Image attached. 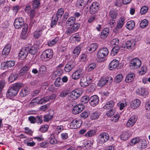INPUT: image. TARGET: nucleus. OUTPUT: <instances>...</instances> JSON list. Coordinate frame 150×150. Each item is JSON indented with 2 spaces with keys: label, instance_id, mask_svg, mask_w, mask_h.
I'll return each mask as SVG.
<instances>
[{
  "label": "nucleus",
  "instance_id": "9",
  "mask_svg": "<svg viewBox=\"0 0 150 150\" xmlns=\"http://www.w3.org/2000/svg\"><path fill=\"white\" fill-rule=\"evenodd\" d=\"M24 24L23 20L21 17L16 18L14 23V26L17 29L21 28Z\"/></svg>",
  "mask_w": 150,
  "mask_h": 150
},
{
  "label": "nucleus",
  "instance_id": "50",
  "mask_svg": "<svg viewBox=\"0 0 150 150\" xmlns=\"http://www.w3.org/2000/svg\"><path fill=\"white\" fill-rule=\"evenodd\" d=\"M111 44L113 46H119V40L117 38H114L111 41Z\"/></svg>",
  "mask_w": 150,
  "mask_h": 150
},
{
  "label": "nucleus",
  "instance_id": "15",
  "mask_svg": "<svg viewBox=\"0 0 150 150\" xmlns=\"http://www.w3.org/2000/svg\"><path fill=\"white\" fill-rule=\"evenodd\" d=\"M81 94V92L78 89L72 91L70 93V96L71 98L70 100H75L80 96Z\"/></svg>",
  "mask_w": 150,
  "mask_h": 150
},
{
  "label": "nucleus",
  "instance_id": "51",
  "mask_svg": "<svg viewBox=\"0 0 150 150\" xmlns=\"http://www.w3.org/2000/svg\"><path fill=\"white\" fill-rule=\"evenodd\" d=\"M90 98L87 96H83L81 98V101L83 103H86L89 101Z\"/></svg>",
  "mask_w": 150,
  "mask_h": 150
},
{
  "label": "nucleus",
  "instance_id": "32",
  "mask_svg": "<svg viewBox=\"0 0 150 150\" xmlns=\"http://www.w3.org/2000/svg\"><path fill=\"white\" fill-rule=\"evenodd\" d=\"M135 23L133 21H128L126 24V27L129 30H132L134 28Z\"/></svg>",
  "mask_w": 150,
  "mask_h": 150
},
{
  "label": "nucleus",
  "instance_id": "59",
  "mask_svg": "<svg viewBox=\"0 0 150 150\" xmlns=\"http://www.w3.org/2000/svg\"><path fill=\"white\" fill-rule=\"evenodd\" d=\"M148 8L146 6H143L141 9L140 13L141 15H143L146 13L147 11Z\"/></svg>",
  "mask_w": 150,
  "mask_h": 150
},
{
  "label": "nucleus",
  "instance_id": "52",
  "mask_svg": "<svg viewBox=\"0 0 150 150\" xmlns=\"http://www.w3.org/2000/svg\"><path fill=\"white\" fill-rule=\"evenodd\" d=\"M50 143L52 144H54L57 143V141L55 138L54 134H52L50 136V138H49Z\"/></svg>",
  "mask_w": 150,
  "mask_h": 150
},
{
  "label": "nucleus",
  "instance_id": "43",
  "mask_svg": "<svg viewBox=\"0 0 150 150\" xmlns=\"http://www.w3.org/2000/svg\"><path fill=\"white\" fill-rule=\"evenodd\" d=\"M38 98H36L33 99L30 103L29 105V106L31 107H33L38 104Z\"/></svg>",
  "mask_w": 150,
  "mask_h": 150
},
{
  "label": "nucleus",
  "instance_id": "46",
  "mask_svg": "<svg viewBox=\"0 0 150 150\" xmlns=\"http://www.w3.org/2000/svg\"><path fill=\"white\" fill-rule=\"evenodd\" d=\"M32 5L33 8H38L40 6V0H33V1Z\"/></svg>",
  "mask_w": 150,
  "mask_h": 150
},
{
  "label": "nucleus",
  "instance_id": "7",
  "mask_svg": "<svg viewBox=\"0 0 150 150\" xmlns=\"http://www.w3.org/2000/svg\"><path fill=\"white\" fill-rule=\"evenodd\" d=\"M99 4L97 1L93 3L89 8V12L91 14H94L99 10Z\"/></svg>",
  "mask_w": 150,
  "mask_h": 150
},
{
  "label": "nucleus",
  "instance_id": "49",
  "mask_svg": "<svg viewBox=\"0 0 150 150\" xmlns=\"http://www.w3.org/2000/svg\"><path fill=\"white\" fill-rule=\"evenodd\" d=\"M57 18L53 16L51 22V27H54L56 24L57 21L59 19H57Z\"/></svg>",
  "mask_w": 150,
  "mask_h": 150
},
{
  "label": "nucleus",
  "instance_id": "8",
  "mask_svg": "<svg viewBox=\"0 0 150 150\" xmlns=\"http://www.w3.org/2000/svg\"><path fill=\"white\" fill-rule=\"evenodd\" d=\"M26 47L29 52L32 55L35 54L39 49L38 45H31L29 44Z\"/></svg>",
  "mask_w": 150,
  "mask_h": 150
},
{
  "label": "nucleus",
  "instance_id": "54",
  "mask_svg": "<svg viewBox=\"0 0 150 150\" xmlns=\"http://www.w3.org/2000/svg\"><path fill=\"white\" fill-rule=\"evenodd\" d=\"M30 67L28 66H24L21 70L20 72L21 73H25L27 72L28 70L30 69Z\"/></svg>",
  "mask_w": 150,
  "mask_h": 150
},
{
  "label": "nucleus",
  "instance_id": "60",
  "mask_svg": "<svg viewBox=\"0 0 150 150\" xmlns=\"http://www.w3.org/2000/svg\"><path fill=\"white\" fill-rule=\"evenodd\" d=\"M28 93L27 90L24 88L22 89L21 91L20 95L21 97H24L28 95Z\"/></svg>",
  "mask_w": 150,
  "mask_h": 150
},
{
  "label": "nucleus",
  "instance_id": "37",
  "mask_svg": "<svg viewBox=\"0 0 150 150\" xmlns=\"http://www.w3.org/2000/svg\"><path fill=\"white\" fill-rule=\"evenodd\" d=\"M47 69L46 67L44 65L41 66L39 68V74L42 76L44 75L46 72Z\"/></svg>",
  "mask_w": 150,
  "mask_h": 150
},
{
  "label": "nucleus",
  "instance_id": "18",
  "mask_svg": "<svg viewBox=\"0 0 150 150\" xmlns=\"http://www.w3.org/2000/svg\"><path fill=\"white\" fill-rule=\"evenodd\" d=\"M140 104V101L138 99L133 100L130 103V107L133 109H137Z\"/></svg>",
  "mask_w": 150,
  "mask_h": 150
},
{
  "label": "nucleus",
  "instance_id": "17",
  "mask_svg": "<svg viewBox=\"0 0 150 150\" xmlns=\"http://www.w3.org/2000/svg\"><path fill=\"white\" fill-rule=\"evenodd\" d=\"M136 93L140 96L145 97L148 95L149 93L147 89L144 88H139L136 90Z\"/></svg>",
  "mask_w": 150,
  "mask_h": 150
},
{
  "label": "nucleus",
  "instance_id": "31",
  "mask_svg": "<svg viewBox=\"0 0 150 150\" xmlns=\"http://www.w3.org/2000/svg\"><path fill=\"white\" fill-rule=\"evenodd\" d=\"M135 75L133 73L128 74L125 78V81L127 83L131 82L134 79Z\"/></svg>",
  "mask_w": 150,
  "mask_h": 150
},
{
  "label": "nucleus",
  "instance_id": "27",
  "mask_svg": "<svg viewBox=\"0 0 150 150\" xmlns=\"http://www.w3.org/2000/svg\"><path fill=\"white\" fill-rule=\"evenodd\" d=\"M11 46L10 44L7 45L3 49L2 52V54L5 56L8 54L11 50Z\"/></svg>",
  "mask_w": 150,
  "mask_h": 150
},
{
  "label": "nucleus",
  "instance_id": "19",
  "mask_svg": "<svg viewBox=\"0 0 150 150\" xmlns=\"http://www.w3.org/2000/svg\"><path fill=\"white\" fill-rule=\"evenodd\" d=\"M81 121L76 119L73 120L70 124V127L71 128L76 129L81 126Z\"/></svg>",
  "mask_w": 150,
  "mask_h": 150
},
{
  "label": "nucleus",
  "instance_id": "10",
  "mask_svg": "<svg viewBox=\"0 0 150 150\" xmlns=\"http://www.w3.org/2000/svg\"><path fill=\"white\" fill-rule=\"evenodd\" d=\"M99 99L97 95H93L90 97L89 99V103L92 106L94 107L99 103Z\"/></svg>",
  "mask_w": 150,
  "mask_h": 150
},
{
  "label": "nucleus",
  "instance_id": "20",
  "mask_svg": "<svg viewBox=\"0 0 150 150\" xmlns=\"http://www.w3.org/2000/svg\"><path fill=\"white\" fill-rule=\"evenodd\" d=\"M119 61L117 59H114L112 61L109 65V69L110 70L115 69L118 66Z\"/></svg>",
  "mask_w": 150,
  "mask_h": 150
},
{
  "label": "nucleus",
  "instance_id": "3",
  "mask_svg": "<svg viewBox=\"0 0 150 150\" xmlns=\"http://www.w3.org/2000/svg\"><path fill=\"white\" fill-rule=\"evenodd\" d=\"M53 54L52 50L48 49L42 52L41 55V59L43 61H48L52 58Z\"/></svg>",
  "mask_w": 150,
  "mask_h": 150
},
{
  "label": "nucleus",
  "instance_id": "35",
  "mask_svg": "<svg viewBox=\"0 0 150 150\" xmlns=\"http://www.w3.org/2000/svg\"><path fill=\"white\" fill-rule=\"evenodd\" d=\"M120 49H122L121 47L113 46V48L111 51V55L112 56H114L116 55Z\"/></svg>",
  "mask_w": 150,
  "mask_h": 150
},
{
  "label": "nucleus",
  "instance_id": "64",
  "mask_svg": "<svg viewBox=\"0 0 150 150\" xmlns=\"http://www.w3.org/2000/svg\"><path fill=\"white\" fill-rule=\"evenodd\" d=\"M30 16V18L33 19L35 15V10L32 9L27 13Z\"/></svg>",
  "mask_w": 150,
  "mask_h": 150
},
{
  "label": "nucleus",
  "instance_id": "53",
  "mask_svg": "<svg viewBox=\"0 0 150 150\" xmlns=\"http://www.w3.org/2000/svg\"><path fill=\"white\" fill-rule=\"evenodd\" d=\"M38 104H42L45 103L47 102L48 101V100L47 99V97H45L42 98L41 99H39L38 97Z\"/></svg>",
  "mask_w": 150,
  "mask_h": 150
},
{
  "label": "nucleus",
  "instance_id": "16",
  "mask_svg": "<svg viewBox=\"0 0 150 150\" xmlns=\"http://www.w3.org/2000/svg\"><path fill=\"white\" fill-rule=\"evenodd\" d=\"M82 70L81 69H79L73 73L72 75V77L74 80H77L82 76Z\"/></svg>",
  "mask_w": 150,
  "mask_h": 150
},
{
  "label": "nucleus",
  "instance_id": "13",
  "mask_svg": "<svg viewBox=\"0 0 150 150\" xmlns=\"http://www.w3.org/2000/svg\"><path fill=\"white\" fill-rule=\"evenodd\" d=\"M137 117L136 115L132 116L128 120L126 124V126L128 127H130L133 126L137 120Z\"/></svg>",
  "mask_w": 150,
  "mask_h": 150
},
{
  "label": "nucleus",
  "instance_id": "48",
  "mask_svg": "<svg viewBox=\"0 0 150 150\" xmlns=\"http://www.w3.org/2000/svg\"><path fill=\"white\" fill-rule=\"evenodd\" d=\"M96 134V132L94 130H92L89 131L85 134V136L86 137H89L94 136Z\"/></svg>",
  "mask_w": 150,
  "mask_h": 150
},
{
  "label": "nucleus",
  "instance_id": "33",
  "mask_svg": "<svg viewBox=\"0 0 150 150\" xmlns=\"http://www.w3.org/2000/svg\"><path fill=\"white\" fill-rule=\"evenodd\" d=\"M18 75L15 73H12L9 77L8 81L10 82H12L16 80L18 78Z\"/></svg>",
  "mask_w": 150,
  "mask_h": 150
},
{
  "label": "nucleus",
  "instance_id": "30",
  "mask_svg": "<svg viewBox=\"0 0 150 150\" xmlns=\"http://www.w3.org/2000/svg\"><path fill=\"white\" fill-rule=\"evenodd\" d=\"M115 104L114 102L112 100L108 102L103 106L105 109H109L112 108Z\"/></svg>",
  "mask_w": 150,
  "mask_h": 150
},
{
  "label": "nucleus",
  "instance_id": "29",
  "mask_svg": "<svg viewBox=\"0 0 150 150\" xmlns=\"http://www.w3.org/2000/svg\"><path fill=\"white\" fill-rule=\"evenodd\" d=\"M64 13V9L61 8L58 9L56 15H54L53 16L56 18L57 19H60Z\"/></svg>",
  "mask_w": 150,
  "mask_h": 150
},
{
  "label": "nucleus",
  "instance_id": "55",
  "mask_svg": "<svg viewBox=\"0 0 150 150\" xmlns=\"http://www.w3.org/2000/svg\"><path fill=\"white\" fill-rule=\"evenodd\" d=\"M42 30H41L35 31L34 34V37L37 38H39L42 34Z\"/></svg>",
  "mask_w": 150,
  "mask_h": 150
},
{
  "label": "nucleus",
  "instance_id": "56",
  "mask_svg": "<svg viewBox=\"0 0 150 150\" xmlns=\"http://www.w3.org/2000/svg\"><path fill=\"white\" fill-rule=\"evenodd\" d=\"M52 118V116L50 114H47L44 116L43 120L45 122H48Z\"/></svg>",
  "mask_w": 150,
  "mask_h": 150
},
{
  "label": "nucleus",
  "instance_id": "42",
  "mask_svg": "<svg viewBox=\"0 0 150 150\" xmlns=\"http://www.w3.org/2000/svg\"><path fill=\"white\" fill-rule=\"evenodd\" d=\"M63 72V70L61 68L57 69V70L55 71L53 74L54 76L56 77H59Z\"/></svg>",
  "mask_w": 150,
  "mask_h": 150
},
{
  "label": "nucleus",
  "instance_id": "63",
  "mask_svg": "<svg viewBox=\"0 0 150 150\" xmlns=\"http://www.w3.org/2000/svg\"><path fill=\"white\" fill-rule=\"evenodd\" d=\"M147 67L145 66H143L139 71L140 74L143 75L145 74L147 71Z\"/></svg>",
  "mask_w": 150,
  "mask_h": 150
},
{
  "label": "nucleus",
  "instance_id": "22",
  "mask_svg": "<svg viewBox=\"0 0 150 150\" xmlns=\"http://www.w3.org/2000/svg\"><path fill=\"white\" fill-rule=\"evenodd\" d=\"M125 22V18L123 17H121L118 20L117 23V27L118 29H121L123 26Z\"/></svg>",
  "mask_w": 150,
  "mask_h": 150
},
{
  "label": "nucleus",
  "instance_id": "4",
  "mask_svg": "<svg viewBox=\"0 0 150 150\" xmlns=\"http://www.w3.org/2000/svg\"><path fill=\"white\" fill-rule=\"evenodd\" d=\"M142 64V62L138 58H135L132 60L129 64L130 69L135 70L139 68Z\"/></svg>",
  "mask_w": 150,
  "mask_h": 150
},
{
  "label": "nucleus",
  "instance_id": "12",
  "mask_svg": "<svg viewBox=\"0 0 150 150\" xmlns=\"http://www.w3.org/2000/svg\"><path fill=\"white\" fill-rule=\"evenodd\" d=\"M84 108V106L83 105L79 104L74 107L72 111V113L75 115L78 114L83 111Z\"/></svg>",
  "mask_w": 150,
  "mask_h": 150
},
{
  "label": "nucleus",
  "instance_id": "58",
  "mask_svg": "<svg viewBox=\"0 0 150 150\" xmlns=\"http://www.w3.org/2000/svg\"><path fill=\"white\" fill-rule=\"evenodd\" d=\"M57 78L55 81V85L57 87H59L62 84L61 79L60 78L57 77Z\"/></svg>",
  "mask_w": 150,
  "mask_h": 150
},
{
  "label": "nucleus",
  "instance_id": "26",
  "mask_svg": "<svg viewBox=\"0 0 150 150\" xmlns=\"http://www.w3.org/2000/svg\"><path fill=\"white\" fill-rule=\"evenodd\" d=\"M98 45L95 43L91 44L87 48V50L91 52H93L95 51L97 48Z\"/></svg>",
  "mask_w": 150,
  "mask_h": 150
},
{
  "label": "nucleus",
  "instance_id": "11",
  "mask_svg": "<svg viewBox=\"0 0 150 150\" xmlns=\"http://www.w3.org/2000/svg\"><path fill=\"white\" fill-rule=\"evenodd\" d=\"M28 50L26 47L22 48L19 54V59L21 60L25 59L28 55Z\"/></svg>",
  "mask_w": 150,
  "mask_h": 150
},
{
  "label": "nucleus",
  "instance_id": "38",
  "mask_svg": "<svg viewBox=\"0 0 150 150\" xmlns=\"http://www.w3.org/2000/svg\"><path fill=\"white\" fill-rule=\"evenodd\" d=\"M59 39L58 38L56 37L53 40L49 41L47 43V44L49 46L52 47L57 43Z\"/></svg>",
  "mask_w": 150,
  "mask_h": 150
},
{
  "label": "nucleus",
  "instance_id": "6",
  "mask_svg": "<svg viewBox=\"0 0 150 150\" xmlns=\"http://www.w3.org/2000/svg\"><path fill=\"white\" fill-rule=\"evenodd\" d=\"M109 139V135L107 133H102L98 136L97 141L99 144H102L106 142Z\"/></svg>",
  "mask_w": 150,
  "mask_h": 150
},
{
  "label": "nucleus",
  "instance_id": "45",
  "mask_svg": "<svg viewBox=\"0 0 150 150\" xmlns=\"http://www.w3.org/2000/svg\"><path fill=\"white\" fill-rule=\"evenodd\" d=\"M109 14L111 18L115 19L117 18L118 13L116 11L114 10H111L109 12Z\"/></svg>",
  "mask_w": 150,
  "mask_h": 150
},
{
  "label": "nucleus",
  "instance_id": "44",
  "mask_svg": "<svg viewBox=\"0 0 150 150\" xmlns=\"http://www.w3.org/2000/svg\"><path fill=\"white\" fill-rule=\"evenodd\" d=\"M140 141V139L139 137H136L131 140L129 144L131 146H133L136 144L139 143Z\"/></svg>",
  "mask_w": 150,
  "mask_h": 150
},
{
  "label": "nucleus",
  "instance_id": "34",
  "mask_svg": "<svg viewBox=\"0 0 150 150\" xmlns=\"http://www.w3.org/2000/svg\"><path fill=\"white\" fill-rule=\"evenodd\" d=\"M81 82L83 84V85L85 86H87L89 85L90 83V82L88 79L86 77H83L81 79Z\"/></svg>",
  "mask_w": 150,
  "mask_h": 150
},
{
  "label": "nucleus",
  "instance_id": "14",
  "mask_svg": "<svg viewBox=\"0 0 150 150\" xmlns=\"http://www.w3.org/2000/svg\"><path fill=\"white\" fill-rule=\"evenodd\" d=\"M72 26L68 27L67 30V32L70 33L76 31L80 26V24L78 23H75Z\"/></svg>",
  "mask_w": 150,
  "mask_h": 150
},
{
  "label": "nucleus",
  "instance_id": "23",
  "mask_svg": "<svg viewBox=\"0 0 150 150\" xmlns=\"http://www.w3.org/2000/svg\"><path fill=\"white\" fill-rule=\"evenodd\" d=\"M83 46V44H80L79 45L76 47L73 52V55L75 57H77L79 54L81 48Z\"/></svg>",
  "mask_w": 150,
  "mask_h": 150
},
{
  "label": "nucleus",
  "instance_id": "41",
  "mask_svg": "<svg viewBox=\"0 0 150 150\" xmlns=\"http://www.w3.org/2000/svg\"><path fill=\"white\" fill-rule=\"evenodd\" d=\"M100 116L99 113L96 111L92 113L90 116V118L92 120H95L98 119Z\"/></svg>",
  "mask_w": 150,
  "mask_h": 150
},
{
  "label": "nucleus",
  "instance_id": "47",
  "mask_svg": "<svg viewBox=\"0 0 150 150\" xmlns=\"http://www.w3.org/2000/svg\"><path fill=\"white\" fill-rule=\"evenodd\" d=\"M128 135L127 132H124L120 135V138L122 140H126L128 138Z\"/></svg>",
  "mask_w": 150,
  "mask_h": 150
},
{
  "label": "nucleus",
  "instance_id": "62",
  "mask_svg": "<svg viewBox=\"0 0 150 150\" xmlns=\"http://www.w3.org/2000/svg\"><path fill=\"white\" fill-rule=\"evenodd\" d=\"M96 64L94 63L90 64L88 66L87 69L89 71H91L96 67Z\"/></svg>",
  "mask_w": 150,
  "mask_h": 150
},
{
  "label": "nucleus",
  "instance_id": "61",
  "mask_svg": "<svg viewBox=\"0 0 150 150\" xmlns=\"http://www.w3.org/2000/svg\"><path fill=\"white\" fill-rule=\"evenodd\" d=\"M35 123L41 124L43 122L42 117V116H37L35 117Z\"/></svg>",
  "mask_w": 150,
  "mask_h": 150
},
{
  "label": "nucleus",
  "instance_id": "2",
  "mask_svg": "<svg viewBox=\"0 0 150 150\" xmlns=\"http://www.w3.org/2000/svg\"><path fill=\"white\" fill-rule=\"evenodd\" d=\"M138 37L137 36L128 40L125 44L122 45V49L121 50H125L126 49L132 50L133 49L136 44V42L138 41Z\"/></svg>",
  "mask_w": 150,
  "mask_h": 150
},
{
  "label": "nucleus",
  "instance_id": "36",
  "mask_svg": "<svg viewBox=\"0 0 150 150\" xmlns=\"http://www.w3.org/2000/svg\"><path fill=\"white\" fill-rule=\"evenodd\" d=\"M105 77L100 79L98 84V86L100 87H102L104 86L107 83Z\"/></svg>",
  "mask_w": 150,
  "mask_h": 150
},
{
  "label": "nucleus",
  "instance_id": "40",
  "mask_svg": "<svg viewBox=\"0 0 150 150\" xmlns=\"http://www.w3.org/2000/svg\"><path fill=\"white\" fill-rule=\"evenodd\" d=\"M74 67V66L73 64H67L65 66L64 70L66 72H69L72 70Z\"/></svg>",
  "mask_w": 150,
  "mask_h": 150
},
{
  "label": "nucleus",
  "instance_id": "57",
  "mask_svg": "<svg viewBox=\"0 0 150 150\" xmlns=\"http://www.w3.org/2000/svg\"><path fill=\"white\" fill-rule=\"evenodd\" d=\"M122 74H118L116 76L115 80L116 82L118 83L122 81Z\"/></svg>",
  "mask_w": 150,
  "mask_h": 150
},
{
  "label": "nucleus",
  "instance_id": "1",
  "mask_svg": "<svg viewBox=\"0 0 150 150\" xmlns=\"http://www.w3.org/2000/svg\"><path fill=\"white\" fill-rule=\"evenodd\" d=\"M22 86V84L20 83L15 84L8 90L6 93L7 97L11 98L16 96Z\"/></svg>",
  "mask_w": 150,
  "mask_h": 150
},
{
  "label": "nucleus",
  "instance_id": "28",
  "mask_svg": "<svg viewBox=\"0 0 150 150\" xmlns=\"http://www.w3.org/2000/svg\"><path fill=\"white\" fill-rule=\"evenodd\" d=\"M76 21V18L74 17H71L69 18L66 22L67 26H71L74 25Z\"/></svg>",
  "mask_w": 150,
  "mask_h": 150
},
{
  "label": "nucleus",
  "instance_id": "24",
  "mask_svg": "<svg viewBox=\"0 0 150 150\" xmlns=\"http://www.w3.org/2000/svg\"><path fill=\"white\" fill-rule=\"evenodd\" d=\"M81 40L80 35L78 34H73L70 38V41L72 43H74L75 41L79 42Z\"/></svg>",
  "mask_w": 150,
  "mask_h": 150
},
{
  "label": "nucleus",
  "instance_id": "25",
  "mask_svg": "<svg viewBox=\"0 0 150 150\" xmlns=\"http://www.w3.org/2000/svg\"><path fill=\"white\" fill-rule=\"evenodd\" d=\"M85 2L84 0H77L76 6L79 8L83 9L85 7Z\"/></svg>",
  "mask_w": 150,
  "mask_h": 150
},
{
  "label": "nucleus",
  "instance_id": "39",
  "mask_svg": "<svg viewBox=\"0 0 150 150\" xmlns=\"http://www.w3.org/2000/svg\"><path fill=\"white\" fill-rule=\"evenodd\" d=\"M148 25V22L146 19H144L140 23V26L142 28H144L146 27Z\"/></svg>",
  "mask_w": 150,
  "mask_h": 150
},
{
  "label": "nucleus",
  "instance_id": "5",
  "mask_svg": "<svg viewBox=\"0 0 150 150\" xmlns=\"http://www.w3.org/2000/svg\"><path fill=\"white\" fill-rule=\"evenodd\" d=\"M108 53V50L107 47H102L98 51L97 56L98 59H102L106 57Z\"/></svg>",
  "mask_w": 150,
  "mask_h": 150
},
{
  "label": "nucleus",
  "instance_id": "21",
  "mask_svg": "<svg viewBox=\"0 0 150 150\" xmlns=\"http://www.w3.org/2000/svg\"><path fill=\"white\" fill-rule=\"evenodd\" d=\"M137 147L140 149H142L145 148L147 146V143L146 141L144 139H140V141L138 143Z\"/></svg>",
  "mask_w": 150,
  "mask_h": 150
}]
</instances>
